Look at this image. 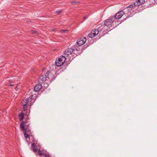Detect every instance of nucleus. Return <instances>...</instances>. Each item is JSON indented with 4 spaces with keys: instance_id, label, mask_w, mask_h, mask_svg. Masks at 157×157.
I'll return each instance as SVG.
<instances>
[{
    "instance_id": "18",
    "label": "nucleus",
    "mask_w": 157,
    "mask_h": 157,
    "mask_svg": "<svg viewBox=\"0 0 157 157\" xmlns=\"http://www.w3.org/2000/svg\"><path fill=\"white\" fill-rule=\"evenodd\" d=\"M23 106V108L24 110H26L28 107L27 105H26V104H25L22 105Z\"/></svg>"
},
{
    "instance_id": "23",
    "label": "nucleus",
    "mask_w": 157,
    "mask_h": 157,
    "mask_svg": "<svg viewBox=\"0 0 157 157\" xmlns=\"http://www.w3.org/2000/svg\"><path fill=\"white\" fill-rule=\"evenodd\" d=\"M15 89L16 90H17L18 89V87H17V86H16L15 88Z\"/></svg>"
},
{
    "instance_id": "8",
    "label": "nucleus",
    "mask_w": 157,
    "mask_h": 157,
    "mask_svg": "<svg viewBox=\"0 0 157 157\" xmlns=\"http://www.w3.org/2000/svg\"><path fill=\"white\" fill-rule=\"evenodd\" d=\"M145 2V0H136L132 6H133L134 8L136 6H138L143 4Z\"/></svg>"
},
{
    "instance_id": "2",
    "label": "nucleus",
    "mask_w": 157,
    "mask_h": 157,
    "mask_svg": "<svg viewBox=\"0 0 157 157\" xmlns=\"http://www.w3.org/2000/svg\"><path fill=\"white\" fill-rule=\"evenodd\" d=\"M66 58L65 56H61L56 59L55 64L57 67H60L65 62Z\"/></svg>"
},
{
    "instance_id": "4",
    "label": "nucleus",
    "mask_w": 157,
    "mask_h": 157,
    "mask_svg": "<svg viewBox=\"0 0 157 157\" xmlns=\"http://www.w3.org/2000/svg\"><path fill=\"white\" fill-rule=\"evenodd\" d=\"M29 120H27L26 121H23L20 124V128L21 131L25 130V126H26L27 127H29Z\"/></svg>"
},
{
    "instance_id": "10",
    "label": "nucleus",
    "mask_w": 157,
    "mask_h": 157,
    "mask_svg": "<svg viewBox=\"0 0 157 157\" xmlns=\"http://www.w3.org/2000/svg\"><path fill=\"white\" fill-rule=\"evenodd\" d=\"M123 15H124V12L122 10H120L117 12L114 16V18L115 19H120Z\"/></svg>"
},
{
    "instance_id": "20",
    "label": "nucleus",
    "mask_w": 157,
    "mask_h": 157,
    "mask_svg": "<svg viewBox=\"0 0 157 157\" xmlns=\"http://www.w3.org/2000/svg\"><path fill=\"white\" fill-rule=\"evenodd\" d=\"M31 32L33 34H35L36 33V31L33 30H31Z\"/></svg>"
},
{
    "instance_id": "15",
    "label": "nucleus",
    "mask_w": 157,
    "mask_h": 157,
    "mask_svg": "<svg viewBox=\"0 0 157 157\" xmlns=\"http://www.w3.org/2000/svg\"><path fill=\"white\" fill-rule=\"evenodd\" d=\"M39 155L40 156H44L45 157H50L49 155L47 154H45L43 152H42L40 150H38V151Z\"/></svg>"
},
{
    "instance_id": "24",
    "label": "nucleus",
    "mask_w": 157,
    "mask_h": 157,
    "mask_svg": "<svg viewBox=\"0 0 157 157\" xmlns=\"http://www.w3.org/2000/svg\"><path fill=\"white\" fill-rule=\"evenodd\" d=\"M86 18H87V17L85 16H84L83 17V19H84V20H86Z\"/></svg>"
},
{
    "instance_id": "12",
    "label": "nucleus",
    "mask_w": 157,
    "mask_h": 157,
    "mask_svg": "<svg viewBox=\"0 0 157 157\" xmlns=\"http://www.w3.org/2000/svg\"><path fill=\"white\" fill-rule=\"evenodd\" d=\"M104 25H102L101 24H99L97 26H96V28H97L96 29H98L99 30V32L101 31H102L103 30L102 32H105L106 31H104V27L103 26Z\"/></svg>"
},
{
    "instance_id": "22",
    "label": "nucleus",
    "mask_w": 157,
    "mask_h": 157,
    "mask_svg": "<svg viewBox=\"0 0 157 157\" xmlns=\"http://www.w3.org/2000/svg\"><path fill=\"white\" fill-rule=\"evenodd\" d=\"M71 3L72 5H74V4L75 3V2H71Z\"/></svg>"
},
{
    "instance_id": "26",
    "label": "nucleus",
    "mask_w": 157,
    "mask_h": 157,
    "mask_svg": "<svg viewBox=\"0 0 157 157\" xmlns=\"http://www.w3.org/2000/svg\"><path fill=\"white\" fill-rule=\"evenodd\" d=\"M55 30V29H52V31H54Z\"/></svg>"
},
{
    "instance_id": "3",
    "label": "nucleus",
    "mask_w": 157,
    "mask_h": 157,
    "mask_svg": "<svg viewBox=\"0 0 157 157\" xmlns=\"http://www.w3.org/2000/svg\"><path fill=\"white\" fill-rule=\"evenodd\" d=\"M49 71H48L45 75H41L39 78L38 82L40 83H42L47 80V78H49Z\"/></svg>"
},
{
    "instance_id": "19",
    "label": "nucleus",
    "mask_w": 157,
    "mask_h": 157,
    "mask_svg": "<svg viewBox=\"0 0 157 157\" xmlns=\"http://www.w3.org/2000/svg\"><path fill=\"white\" fill-rule=\"evenodd\" d=\"M62 12V10H57L55 12V13L57 14H59L60 13H61Z\"/></svg>"
},
{
    "instance_id": "11",
    "label": "nucleus",
    "mask_w": 157,
    "mask_h": 157,
    "mask_svg": "<svg viewBox=\"0 0 157 157\" xmlns=\"http://www.w3.org/2000/svg\"><path fill=\"white\" fill-rule=\"evenodd\" d=\"M42 88V84L40 83L35 86L34 90L35 92H37L40 90Z\"/></svg>"
},
{
    "instance_id": "16",
    "label": "nucleus",
    "mask_w": 157,
    "mask_h": 157,
    "mask_svg": "<svg viewBox=\"0 0 157 157\" xmlns=\"http://www.w3.org/2000/svg\"><path fill=\"white\" fill-rule=\"evenodd\" d=\"M29 101V98H26L25 99L23 100L21 102L22 105L25 104H26V105H27Z\"/></svg>"
},
{
    "instance_id": "17",
    "label": "nucleus",
    "mask_w": 157,
    "mask_h": 157,
    "mask_svg": "<svg viewBox=\"0 0 157 157\" xmlns=\"http://www.w3.org/2000/svg\"><path fill=\"white\" fill-rule=\"evenodd\" d=\"M19 117L20 121H22L24 118V113H20L19 115Z\"/></svg>"
},
{
    "instance_id": "7",
    "label": "nucleus",
    "mask_w": 157,
    "mask_h": 157,
    "mask_svg": "<svg viewBox=\"0 0 157 157\" xmlns=\"http://www.w3.org/2000/svg\"><path fill=\"white\" fill-rule=\"evenodd\" d=\"M86 39L85 37H81L78 40L77 44L79 46H82L86 43Z\"/></svg>"
},
{
    "instance_id": "25",
    "label": "nucleus",
    "mask_w": 157,
    "mask_h": 157,
    "mask_svg": "<svg viewBox=\"0 0 157 157\" xmlns=\"http://www.w3.org/2000/svg\"><path fill=\"white\" fill-rule=\"evenodd\" d=\"M79 3V2H75V4H76V5H77L78 4V3Z\"/></svg>"
},
{
    "instance_id": "13",
    "label": "nucleus",
    "mask_w": 157,
    "mask_h": 157,
    "mask_svg": "<svg viewBox=\"0 0 157 157\" xmlns=\"http://www.w3.org/2000/svg\"><path fill=\"white\" fill-rule=\"evenodd\" d=\"M31 148L34 152H36L37 151V148L34 143L32 144Z\"/></svg>"
},
{
    "instance_id": "9",
    "label": "nucleus",
    "mask_w": 157,
    "mask_h": 157,
    "mask_svg": "<svg viewBox=\"0 0 157 157\" xmlns=\"http://www.w3.org/2000/svg\"><path fill=\"white\" fill-rule=\"evenodd\" d=\"M74 49L73 48H68L65 51L64 54L67 57L72 54Z\"/></svg>"
},
{
    "instance_id": "21",
    "label": "nucleus",
    "mask_w": 157,
    "mask_h": 157,
    "mask_svg": "<svg viewBox=\"0 0 157 157\" xmlns=\"http://www.w3.org/2000/svg\"><path fill=\"white\" fill-rule=\"evenodd\" d=\"M67 30H63V29H62V30L61 31V32L62 33H65V32H67Z\"/></svg>"
},
{
    "instance_id": "6",
    "label": "nucleus",
    "mask_w": 157,
    "mask_h": 157,
    "mask_svg": "<svg viewBox=\"0 0 157 157\" xmlns=\"http://www.w3.org/2000/svg\"><path fill=\"white\" fill-rule=\"evenodd\" d=\"M99 32V30L98 29H95L92 31L89 34L88 36L89 37L92 38L94 37L97 35Z\"/></svg>"
},
{
    "instance_id": "27",
    "label": "nucleus",
    "mask_w": 157,
    "mask_h": 157,
    "mask_svg": "<svg viewBox=\"0 0 157 157\" xmlns=\"http://www.w3.org/2000/svg\"><path fill=\"white\" fill-rule=\"evenodd\" d=\"M126 18H124V20H126Z\"/></svg>"
},
{
    "instance_id": "5",
    "label": "nucleus",
    "mask_w": 157,
    "mask_h": 157,
    "mask_svg": "<svg viewBox=\"0 0 157 157\" xmlns=\"http://www.w3.org/2000/svg\"><path fill=\"white\" fill-rule=\"evenodd\" d=\"M132 5V4L130 5L122 10L124 14H128L129 13L131 12L132 10L134 9V7Z\"/></svg>"
},
{
    "instance_id": "14",
    "label": "nucleus",
    "mask_w": 157,
    "mask_h": 157,
    "mask_svg": "<svg viewBox=\"0 0 157 157\" xmlns=\"http://www.w3.org/2000/svg\"><path fill=\"white\" fill-rule=\"evenodd\" d=\"M24 130L25 131L24 132V134L25 137L27 139H28L29 140V135L26 133H28V130H27L26 129H25ZM27 140L28 141V140Z\"/></svg>"
},
{
    "instance_id": "1",
    "label": "nucleus",
    "mask_w": 157,
    "mask_h": 157,
    "mask_svg": "<svg viewBox=\"0 0 157 157\" xmlns=\"http://www.w3.org/2000/svg\"><path fill=\"white\" fill-rule=\"evenodd\" d=\"M112 18H109L106 20L104 23V31H110L111 29H110V27L113 22Z\"/></svg>"
}]
</instances>
